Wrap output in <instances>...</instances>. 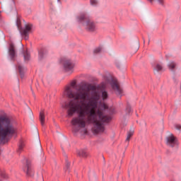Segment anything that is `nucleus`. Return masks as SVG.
Segmentation results:
<instances>
[{"mask_svg":"<svg viewBox=\"0 0 181 181\" xmlns=\"http://www.w3.org/2000/svg\"><path fill=\"white\" fill-rule=\"evenodd\" d=\"M175 67H176V63H175V62H171L168 64V68L170 69V70H173V69H175Z\"/></svg>","mask_w":181,"mask_h":181,"instance_id":"4be33fe9","label":"nucleus"},{"mask_svg":"<svg viewBox=\"0 0 181 181\" xmlns=\"http://www.w3.org/2000/svg\"><path fill=\"white\" fill-rule=\"evenodd\" d=\"M70 166L71 164L69 162V160L67 159V158L65 159V167H64V171L65 172H68V173H70Z\"/></svg>","mask_w":181,"mask_h":181,"instance_id":"f3484780","label":"nucleus"},{"mask_svg":"<svg viewBox=\"0 0 181 181\" xmlns=\"http://www.w3.org/2000/svg\"><path fill=\"white\" fill-rule=\"evenodd\" d=\"M0 16H1V11H0Z\"/></svg>","mask_w":181,"mask_h":181,"instance_id":"c9c22d12","label":"nucleus"},{"mask_svg":"<svg viewBox=\"0 0 181 181\" xmlns=\"http://www.w3.org/2000/svg\"><path fill=\"white\" fill-rule=\"evenodd\" d=\"M77 84V82L76 81H72L70 83L71 87H73V88H76V86Z\"/></svg>","mask_w":181,"mask_h":181,"instance_id":"cd10ccee","label":"nucleus"},{"mask_svg":"<svg viewBox=\"0 0 181 181\" xmlns=\"http://www.w3.org/2000/svg\"><path fill=\"white\" fill-rule=\"evenodd\" d=\"M131 111H132L131 105H129V103H127V107H126L127 114H131Z\"/></svg>","mask_w":181,"mask_h":181,"instance_id":"b1692460","label":"nucleus"},{"mask_svg":"<svg viewBox=\"0 0 181 181\" xmlns=\"http://www.w3.org/2000/svg\"><path fill=\"white\" fill-rule=\"evenodd\" d=\"M94 108L95 107L90 106L88 112L89 117L88 118V124H94L98 122V120L97 119V115H98V114L97 113V112H95V111H94Z\"/></svg>","mask_w":181,"mask_h":181,"instance_id":"9d476101","label":"nucleus"},{"mask_svg":"<svg viewBox=\"0 0 181 181\" xmlns=\"http://www.w3.org/2000/svg\"><path fill=\"white\" fill-rule=\"evenodd\" d=\"M101 50H103V47L99 46L93 50V53L94 54H98V53H101Z\"/></svg>","mask_w":181,"mask_h":181,"instance_id":"412c9836","label":"nucleus"},{"mask_svg":"<svg viewBox=\"0 0 181 181\" xmlns=\"http://www.w3.org/2000/svg\"><path fill=\"white\" fill-rule=\"evenodd\" d=\"M77 154L78 155V156H80L81 158H87V156H88V153H87V151L84 149H81V150H78L77 151Z\"/></svg>","mask_w":181,"mask_h":181,"instance_id":"2eb2a0df","label":"nucleus"},{"mask_svg":"<svg viewBox=\"0 0 181 181\" xmlns=\"http://www.w3.org/2000/svg\"><path fill=\"white\" fill-rule=\"evenodd\" d=\"M134 129H130L128 132H127V137L126 139V141L127 142H129V139H131V137L134 135Z\"/></svg>","mask_w":181,"mask_h":181,"instance_id":"6ab92c4d","label":"nucleus"},{"mask_svg":"<svg viewBox=\"0 0 181 181\" xmlns=\"http://www.w3.org/2000/svg\"><path fill=\"white\" fill-rule=\"evenodd\" d=\"M57 1H58V2L60 1V0H57Z\"/></svg>","mask_w":181,"mask_h":181,"instance_id":"f704fd0d","label":"nucleus"},{"mask_svg":"<svg viewBox=\"0 0 181 181\" xmlns=\"http://www.w3.org/2000/svg\"><path fill=\"white\" fill-rule=\"evenodd\" d=\"M100 107L102 110H108V105H107L105 103L101 104Z\"/></svg>","mask_w":181,"mask_h":181,"instance_id":"bb28decb","label":"nucleus"},{"mask_svg":"<svg viewBox=\"0 0 181 181\" xmlns=\"http://www.w3.org/2000/svg\"><path fill=\"white\" fill-rule=\"evenodd\" d=\"M45 113L42 112H40V121L41 123L42 127H43L45 125Z\"/></svg>","mask_w":181,"mask_h":181,"instance_id":"a211bd4d","label":"nucleus"},{"mask_svg":"<svg viewBox=\"0 0 181 181\" xmlns=\"http://www.w3.org/2000/svg\"><path fill=\"white\" fill-rule=\"evenodd\" d=\"M61 63H62L64 66V70L69 73V71H73L74 69V64L70 59H62Z\"/></svg>","mask_w":181,"mask_h":181,"instance_id":"1a4fd4ad","label":"nucleus"},{"mask_svg":"<svg viewBox=\"0 0 181 181\" xmlns=\"http://www.w3.org/2000/svg\"><path fill=\"white\" fill-rule=\"evenodd\" d=\"M46 53H47V51L45 48H41L38 51V59H39V60H43V59L45 57V54H46Z\"/></svg>","mask_w":181,"mask_h":181,"instance_id":"ddd939ff","label":"nucleus"},{"mask_svg":"<svg viewBox=\"0 0 181 181\" xmlns=\"http://www.w3.org/2000/svg\"><path fill=\"white\" fill-rule=\"evenodd\" d=\"M156 70L157 71H160V70H162L163 67H162V65L158 64L156 67H155Z\"/></svg>","mask_w":181,"mask_h":181,"instance_id":"a878e982","label":"nucleus"},{"mask_svg":"<svg viewBox=\"0 0 181 181\" xmlns=\"http://www.w3.org/2000/svg\"><path fill=\"white\" fill-rule=\"evenodd\" d=\"M90 5H93V6L97 5V0H90Z\"/></svg>","mask_w":181,"mask_h":181,"instance_id":"c756f323","label":"nucleus"},{"mask_svg":"<svg viewBox=\"0 0 181 181\" xmlns=\"http://www.w3.org/2000/svg\"><path fill=\"white\" fill-rule=\"evenodd\" d=\"M110 86L112 90H117L119 95H121V94H122V89L119 88V85H118V82L117 81V80L112 78L110 81Z\"/></svg>","mask_w":181,"mask_h":181,"instance_id":"f8f14e48","label":"nucleus"},{"mask_svg":"<svg viewBox=\"0 0 181 181\" xmlns=\"http://www.w3.org/2000/svg\"><path fill=\"white\" fill-rule=\"evenodd\" d=\"M18 70L21 78H23V77H25V70H26V68L23 67L22 65H18Z\"/></svg>","mask_w":181,"mask_h":181,"instance_id":"4468645a","label":"nucleus"},{"mask_svg":"<svg viewBox=\"0 0 181 181\" xmlns=\"http://www.w3.org/2000/svg\"><path fill=\"white\" fill-rule=\"evenodd\" d=\"M102 98L103 100H107L108 98V93L105 90L102 91Z\"/></svg>","mask_w":181,"mask_h":181,"instance_id":"5701e85b","label":"nucleus"},{"mask_svg":"<svg viewBox=\"0 0 181 181\" xmlns=\"http://www.w3.org/2000/svg\"><path fill=\"white\" fill-rule=\"evenodd\" d=\"M76 19L78 23H81L86 26V30H87V32H95V23L91 21V19H90V16H88L86 13H83L80 16H77Z\"/></svg>","mask_w":181,"mask_h":181,"instance_id":"20e7f679","label":"nucleus"},{"mask_svg":"<svg viewBox=\"0 0 181 181\" xmlns=\"http://www.w3.org/2000/svg\"><path fill=\"white\" fill-rule=\"evenodd\" d=\"M23 170L25 172L28 177H33V176H35V170L33 169V166H32V163H30L29 160H26L25 165L23 166Z\"/></svg>","mask_w":181,"mask_h":181,"instance_id":"423d86ee","label":"nucleus"},{"mask_svg":"<svg viewBox=\"0 0 181 181\" xmlns=\"http://www.w3.org/2000/svg\"><path fill=\"white\" fill-rule=\"evenodd\" d=\"M16 26L21 35L25 39V40H29V33H30V30H32V28L33 25L32 24H25L24 28H22V22L21 21V18L17 17L16 19Z\"/></svg>","mask_w":181,"mask_h":181,"instance_id":"39448f33","label":"nucleus"},{"mask_svg":"<svg viewBox=\"0 0 181 181\" xmlns=\"http://www.w3.org/2000/svg\"><path fill=\"white\" fill-rule=\"evenodd\" d=\"M0 22H2V18L1 17V16H0Z\"/></svg>","mask_w":181,"mask_h":181,"instance_id":"473e14b6","label":"nucleus"},{"mask_svg":"<svg viewBox=\"0 0 181 181\" xmlns=\"http://www.w3.org/2000/svg\"><path fill=\"white\" fill-rule=\"evenodd\" d=\"M8 54L11 62L16 61L18 54L16 52V47H15V44H13V42H11L8 45Z\"/></svg>","mask_w":181,"mask_h":181,"instance_id":"0eeeda50","label":"nucleus"},{"mask_svg":"<svg viewBox=\"0 0 181 181\" xmlns=\"http://www.w3.org/2000/svg\"><path fill=\"white\" fill-rule=\"evenodd\" d=\"M15 127L9 117L0 115V141L1 144H5L9 141L7 136L15 135Z\"/></svg>","mask_w":181,"mask_h":181,"instance_id":"f03ea898","label":"nucleus"},{"mask_svg":"<svg viewBox=\"0 0 181 181\" xmlns=\"http://www.w3.org/2000/svg\"><path fill=\"white\" fill-rule=\"evenodd\" d=\"M24 146H25V144H23V141L21 140L19 145H18V149L17 152H18V153H21L22 152V151H23Z\"/></svg>","mask_w":181,"mask_h":181,"instance_id":"aec40b11","label":"nucleus"},{"mask_svg":"<svg viewBox=\"0 0 181 181\" xmlns=\"http://www.w3.org/2000/svg\"><path fill=\"white\" fill-rule=\"evenodd\" d=\"M75 132H78V129L75 130Z\"/></svg>","mask_w":181,"mask_h":181,"instance_id":"72a5a7b5","label":"nucleus"},{"mask_svg":"<svg viewBox=\"0 0 181 181\" xmlns=\"http://www.w3.org/2000/svg\"><path fill=\"white\" fill-rule=\"evenodd\" d=\"M84 87L81 86L76 92L70 86H66L64 90V94L70 100L68 104L65 105V108H69L67 110L68 117H73L76 112L78 114V117L72 119L71 123L74 127L78 125L80 128H86V118L90 112V105H84V101L89 98L90 91H95V86L88 84Z\"/></svg>","mask_w":181,"mask_h":181,"instance_id":"f257e3e1","label":"nucleus"},{"mask_svg":"<svg viewBox=\"0 0 181 181\" xmlns=\"http://www.w3.org/2000/svg\"><path fill=\"white\" fill-rule=\"evenodd\" d=\"M111 114H115V109L110 110Z\"/></svg>","mask_w":181,"mask_h":181,"instance_id":"2f4dec72","label":"nucleus"},{"mask_svg":"<svg viewBox=\"0 0 181 181\" xmlns=\"http://www.w3.org/2000/svg\"><path fill=\"white\" fill-rule=\"evenodd\" d=\"M176 129H178L180 131V129H181V125L180 124H175V126Z\"/></svg>","mask_w":181,"mask_h":181,"instance_id":"7c9ffc66","label":"nucleus"},{"mask_svg":"<svg viewBox=\"0 0 181 181\" xmlns=\"http://www.w3.org/2000/svg\"><path fill=\"white\" fill-rule=\"evenodd\" d=\"M97 114L99 118V121L93 123L95 129L93 130V134L96 135L100 134V132H104L105 131V127L104 124H110L111 122V117L104 115L103 111L98 110Z\"/></svg>","mask_w":181,"mask_h":181,"instance_id":"7ed1b4c3","label":"nucleus"},{"mask_svg":"<svg viewBox=\"0 0 181 181\" xmlns=\"http://www.w3.org/2000/svg\"><path fill=\"white\" fill-rule=\"evenodd\" d=\"M149 2H151V4H152V2H153V0H148ZM160 5H163V0H158Z\"/></svg>","mask_w":181,"mask_h":181,"instance_id":"c85d7f7f","label":"nucleus"},{"mask_svg":"<svg viewBox=\"0 0 181 181\" xmlns=\"http://www.w3.org/2000/svg\"><path fill=\"white\" fill-rule=\"evenodd\" d=\"M166 139V144L168 146L175 148V146H177V145H179V143L177 142V139H176L175 136H173V134H171L170 136H168Z\"/></svg>","mask_w":181,"mask_h":181,"instance_id":"9b49d317","label":"nucleus"},{"mask_svg":"<svg viewBox=\"0 0 181 181\" xmlns=\"http://www.w3.org/2000/svg\"><path fill=\"white\" fill-rule=\"evenodd\" d=\"M0 176L1 177H3L4 179H6V177H8V176L6 175V173L4 171H1L0 170Z\"/></svg>","mask_w":181,"mask_h":181,"instance_id":"393cba45","label":"nucleus"},{"mask_svg":"<svg viewBox=\"0 0 181 181\" xmlns=\"http://www.w3.org/2000/svg\"><path fill=\"white\" fill-rule=\"evenodd\" d=\"M98 100H100V95L96 91L93 92L87 105L93 108H97V103H98Z\"/></svg>","mask_w":181,"mask_h":181,"instance_id":"6e6552de","label":"nucleus"},{"mask_svg":"<svg viewBox=\"0 0 181 181\" xmlns=\"http://www.w3.org/2000/svg\"><path fill=\"white\" fill-rule=\"evenodd\" d=\"M23 54L25 62H28V60H30V54L29 53L28 49H26L25 51H23Z\"/></svg>","mask_w":181,"mask_h":181,"instance_id":"dca6fc26","label":"nucleus"}]
</instances>
